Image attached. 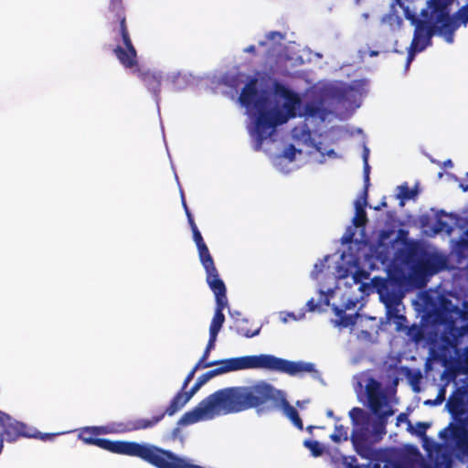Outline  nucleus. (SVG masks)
Listing matches in <instances>:
<instances>
[{"instance_id":"nucleus-29","label":"nucleus","mask_w":468,"mask_h":468,"mask_svg":"<svg viewBox=\"0 0 468 468\" xmlns=\"http://www.w3.org/2000/svg\"><path fill=\"white\" fill-rule=\"evenodd\" d=\"M330 439L335 443H339L342 441H347V428H346L342 424H336L335 426L334 432L330 435Z\"/></svg>"},{"instance_id":"nucleus-44","label":"nucleus","mask_w":468,"mask_h":468,"mask_svg":"<svg viewBox=\"0 0 468 468\" xmlns=\"http://www.w3.org/2000/svg\"><path fill=\"white\" fill-rule=\"evenodd\" d=\"M373 431L376 435H384L386 434V426L383 425V427L378 426V423L374 422L373 423Z\"/></svg>"},{"instance_id":"nucleus-24","label":"nucleus","mask_w":468,"mask_h":468,"mask_svg":"<svg viewBox=\"0 0 468 468\" xmlns=\"http://www.w3.org/2000/svg\"><path fill=\"white\" fill-rule=\"evenodd\" d=\"M367 204V196H365L364 193H362L359 199L355 203L356 215L353 218V224L357 228L364 227L367 222V213L365 210Z\"/></svg>"},{"instance_id":"nucleus-30","label":"nucleus","mask_w":468,"mask_h":468,"mask_svg":"<svg viewBox=\"0 0 468 468\" xmlns=\"http://www.w3.org/2000/svg\"><path fill=\"white\" fill-rule=\"evenodd\" d=\"M453 230L454 227L448 223L447 221L443 220L441 218L436 219L434 224V232H445L447 235H451L453 232Z\"/></svg>"},{"instance_id":"nucleus-14","label":"nucleus","mask_w":468,"mask_h":468,"mask_svg":"<svg viewBox=\"0 0 468 468\" xmlns=\"http://www.w3.org/2000/svg\"><path fill=\"white\" fill-rule=\"evenodd\" d=\"M217 411L213 399L210 395L201 400L197 406L182 415L178 420V424L187 426L204 420L208 415Z\"/></svg>"},{"instance_id":"nucleus-35","label":"nucleus","mask_w":468,"mask_h":468,"mask_svg":"<svg viewBox=\"0 0 468 468\" xmlns=\"http://www.w3.org/2000/svg\"><path fill=\"white\" fill-rule=\"evenodd\" d=\"M369 173H370V166L368 165V161L365 160V163H364V190L362 192V193H364L365 196H368V187L370 186Z\"/></svg>"},{"instance_id":"nucleus-56","label":"nucleus","mask_w":468,"mask_h":468,"mask_svg":"<svg viewBox=\"0 0 468 468\" xmlns=\"http://www.w3.org/2000/svg\"><path fill=\"white\" fill-rule=\"evenodd\" d=\"M412 256H413V251L410 250L408 255L409 261H410Z\"/></svg>"},{"instance_id":"nucleus-32","label":"nucleus","mask_w":468,"mask_h":468,"mask_svg":"<svg viewBox=\"0 0 468 468\" xmlns=\"http://www.w3.org/2000/svg\"><path fill=\"white\" fill-rule=\"evenodd\" d=\"M407 335L411 340L418 343L420 340H422L424 334H423L421 327H420L417 324H412L411 326L408 327Z\"/></svg>"},{"instance_id":"nucleus-49","label":"nucleus","mask_w":468,"mask_h":468,"mask_svg":"<svg viewBox=\"0 0 468 468\" xmlns=\"http://www.w3.org/2000/svg\"><path fill=\"white\" fill-rule=\"evenodd\" d=\"M397 420H398V421L407 420V421H408V425H409L408 430H409V431H412L413 426H412L411 422L408 420V418H407V415H406V414H404V413H400V414L398 416Z\"/></svg>"},{"instance_id":"nucleus-42","label":"nucleus","mask_w":468,"mask_h":468,"mask_svg":"<svg viewBox=\"0 0 468 468\" xmlns=\"http://www.w3.org/2000/svg\"><path fill=\"white\" fill-rule=\"evenodd\" d=\"M344 464L345 468H364L357 463L356 457H351L350 461L347 460V457H344Z\"/></svg>"},{"instance_id":"nucleus-60","label":"nucleus","mask_w":468,"mask_h":468,"mask_svg":"<svg viewBox=\"0 0 468 468\" xmlns=\"http://www.w3.org/2000/svg\"><path fill=\"white\" fill-rule=\"evenodd\" d=\"M313 429V426H309L308 430L311 431Z\"/></svg>"},{"instance_id":"nucleus-53","label":"nucleus","mask_w":468,"mask_h":468,"mask_svg":"<svg viewBox=\"0 0 468 468\" xmlns=\"http://www.w3.org/2000/svg\"><path fill=\"white\" fill-rule=\"evenodd\" d=\"M245 52L252 53L254 54L256 52V48L254 45H250L248 48H245Z\"/></svg>"},{"instance_id":"nucleus-55","label":"nucleus","mask_w":468,"mask_h":468,"mask_svg":"<svg viewBox=\"0 0 468 468\" xmlns=\"http://www.w3.org/2000/svg\"><path fill=\"white\" fill-rule=\"evenodd\" d=\"M182 204H183V207H184V209H185V212L186 213V209H189L186 203V200L184 198V197H182Z\"/></svg>"},{"instance_id":"nucleus-45","label":"nucleus","mask_w":468,"mask_h":468,"mask_svg":"<svg viewBox=\"0 0 468 468\" xmlns=\"http://www.w3.org/2000/svg\"><path fill=\"white\" fill-rule=\"evenodd\" d=\"M33 434H37V437H35L36 439H40L41 441H48L53 439L55 436L54 433H41L39 431H36Z\"/></svg>"},{"instance_id":"nucleus-6","label":"nucleus","mask_w":468,"mask_h":468,"mask_svg":"<svg viewBox=\"0 0 468 468\" xmlns=\"http://www.w3.org/2000/svg\"><path fill=\"white\" fill-rule=\"evenodd\" d=\"M108 9L112 31L121 37L123 44L113 47L112 53L123 68H133L137 63V51L130 36L122 0H110Z\"/></svg>"},{"instance_id":"nucleus-47","label":"nucleus","mask_w":468,"mask_h":468,"mask_svg":"<svg viewBox=\"0 0 468 468\" xmlns=\"http://www.w3.org/2000/svg\"><path fill=\"white\" fill-rule=\"evenodd\" d=\"M186 217H187V220H188L189 226L191 228V230L193 231L194 229H197V227L195 223L194 218L189 209H186Z\"/></svg>"},{"instance_id":"nucleus-54","label":"nucleus","mask_w":468,"mask_h":468,"mask_svg":"<svg viewBox=\"0 0 468 468\" xmlns=\"http://www.w3.org/2000/svg\"><path fill=\"white\" fill-rule=\"evenodd\" d=\"M368 154H369V150L367 148H365L364 153H363L364 161L365 160L368 161Z\"/></svg>"},{"instance_id":"nucleus-16","label":"nucleus","mask_w":468,"mask_h":468,"mask_svg":"<svg viewBox=\"0 0 468 468\" xmlns=\"http://www.w3.org/2000/svg\"><path fill=\"white\" fill-rule=\"evenodd\" d=\"M419 0H396V3L399 4V7L403 10L405 18L410 21L411 26H414L413 37L408 48V51H411L413 50V48H416L419 38L420 37L417 33V30L420 26V22L424 21L423 17L419 18L417 15L418 5H416V3Z\"/></svg>"},{"instance_id":"nucleus-15","label":"nucleus","mask_w":468,"mask_h":468,"mask_svg":"<svg viewBox=\"0 0 468 468\" xmlns=\"http://www.w3.org/2000/svg\"><path fill=\"white\" fill-rule=\"evenodd\" d=\"M241 105L246 108H261L267 105V99L260 96L258 90V79L252 77L243 87L239 97Z\"/></svg>"},{"instance_id":"nucleus-51","label":"nucleus","mask_w":468,"mask_h":468,"mask_svg":"<svg viewBox=\"0 0 468 468\" xmlns=\"http://www.w3.org/2000/svg\"><path fill=\"white\" fill-rule=\"evenodd\" d=\"M275 36H282L280 32H275V31H272V32H270L268 35H267V38L270 39V40H273L274 39V37Z\"/></svg>"},{"instance_id":"nucleus-7","label":"nucleus","mask_w":468,"mask_h":468,"mask_svg":"<svg viewBox=\"0 0 468 468\" xmlns=\"http://www.w3.org/2000/svg\"><path fill=\"white\" fill-rule=\"evenodd\" d=\"M468 335V324L460 327L452 325L448 333L441 335L444 348L452 349L456 357L452 361V369L459 374H468V346L461 352V339Z\"/></svg>"},{"instance_id":"nucleus-21","label":"nucleus","mask_w":468,"mask_h":468,"mask_svg":"<svg viewBox=\"0 0 468 468\" xmlns=\"http://www.w3.org/2000/svg\"><path fill=\"white\" fill-rule=\"evenodd\" d=\"M379 295L381 301L384 303L387 308L388 318H395V315L399 314L398 309V306L400 303L399 294L394 291H391L389 286L385 284L381 289H379Z\"/></svg>"},{"instance_id":"nucleus-37","label":"nucleus","mask_w":468,"mask_h":468,"mask_svg":"<svg viewBox=\"0 0 468 468\" xmlns=\"http://www.w3.org/2000/svg\"><path fill=\"white\" fill-rule=\"evenodd\" d=\"M430 428V424L427 422L419 421L416 424V430L410 431L412 433H415L419 437H425L426 431Z\"/></svg>"},{"instance_id":"nucleus-18","label":"nucleus","mask_w":468,"mask_h":468,"mask_svg":"<svg viewBox=\"0 0 468 468\" xmlns=\"http://www.w3.org/2000/svg\"><path fill=\"white\" fill-rule=\"evenodd\" d=\"M274 92L277 96L284 100L282 107L286 112L285 116L287 119L294 118L297 114V109L301 105L300 96L293 90L280 83H276L274 85Z\"/></svg>"},{"instance_id":"nucleus-31","label":"nucleus","mask_w":468,"mask_h":468,"mask_svg":"<svg viewBox=\"0 0 468 468\" xmlns=\"http://www.w3.org/2000/svg\"><path fill=\"white\" fill-rule=\"evenodd\" d=\"M303 445L309 449L314 457L321 456L324 453V447L318 441L306 440Z\"/></svg>"},{"instance_id":"nucleus-10","label":"nucleus","mask_w":468,"mask_h":468,"mask_svg":"<svg viewBox=\"0 0 468 468\" xmlns=\"http://www.w3.org/2000/svg\"><path fill=\"white\" fill-rule=\"evenodd\" d=\"M20 437H37V434H31L27 431V427L23 422L12 420L11 417L0 411V441L14 442Z\"/></svg>"},{"instance_id":"nucleus-26","label":"nucleus","mask_w":468,"mask_h":468,"mask_svg":"<svg viewBox=\"0 0 468 468\" xmlns=\"http://www.w3.org/2000/svg\"><path fill=\"white\" fill-rule=\"evenodd\" d=\"M249 321L247 319H237L234 323L235 332L241 336L250 338L256 336L261 332V326L256 329H250L249 326Z\"/></svg>"},{"instance_id":"nucleus-48","label":"nucleus","mask_w":468,"mask_h":468,"mask_svg":"<svg viewBox=\"0 0 468 468\" xmlns=\"http://www.w3.org/2000/svg\"><path fill=\"white\" fill-rule=\"evenodd\" d=\"M306 306H307V309L308 311L310 312H314L316 310L317 308V303L316 302L314 301V298L310 299L307 303H306Z\"/></svg>"},{"instance_id":"nucleus-8","label":"nucleus","mask_w":468,"mask_h":468,"mask_svg":"<svg viewBox=\"0 0 468 468\" xmlns=\"http://www.w3.org/2000/svg\"><path fill=\"white\" fill-rule=\"evenodd\" d=\"M207 283L215 294V314L209 326V337L216 339L225 322L224 309L228 306L227 289L224 282L218 278L207 280Z\"/></svg>"},{"instance_id":"nucleus-25","label":"nucleus","mask_w":468,"mask_h":468,"mask_svg":"<svg viewBox=\"0 0 468 468\" xmlns=\"http://www.w3.org/2000/svg\"><path fill=\"white\" fill-rule=\"evenodd\" d=\"M325 114L326 111L324 108L322 101H309L306 102L303 106V115L306 117H318L324 121Z\"/></svg>"},{"instance_id":"nucleus-33","label":"nucleus","mask_w":468,"mask_h":468,"mask_svg":"<svg viewBox=\"0 0 468 468\" xmlns=\"http://www.w3.org/2000/svg\"><path fill=\"white\" fill-rule=\"evenodd\" d=\"M335 314L340 317V320L338 321L339 325L347 327L354 324V318L351 315H346L343 310L336 308Z\"/></svg>"},{"instance_id":"nucleus-23","label":"nucleus","mask_w":468,"mask_h":468,"mask_svg":"<svg viewBox=\"0 0 468 468\" xmlns=\"http://www.w3.org/2000/svg\"><path fill=\"white\" fill-rule=\"evenodd\" d=\"M397 6H399V4L392 0L388 12L381 17V23L387 25L393 32L400 30L403 27V19L398 14Z\"/></svg>"},{"instance_id":"nucleus-57","label":"nucleus","mask_w":468,"mask_h":468,"mask_svg":"<svg viewBox=\"0 0 468 468\" xmlns=\"http://www.w3.org/2000/svg\"><path fill=\"white\" fill-rule=\"evenodd\" d=\"M441 213H442L444 216L451 217V218H454V217L452 216V214H447V213H445V212H443V211H442Z\"/></svg>"},{"instance_id":"nucleus-43","label":"nucleus","mask_w":468,"mask_h":468,"mask_svg":"<svg viewBox=\"0 0 468 468\" xmlns=\"http://www.w3.org/2000/svg\"><path fill=\"white\" fill-rule=\"evenodd\" d=\"M393 320L397 325L398 330H400L402 327H404V324L407 322L406 316L403 314H396L395 318H393Z\"/></svg>"},{"instance_id":"nucleus-58","label":"nucleus","mask_w":468,"mask_h":468,"mask_svg":"<svg viewBox=\"0 0 468 468\" xmlns=\"http://www.w3.org/2000/svg\"><path fill=\"white\" fill-rule=\"evenodd\" d=\"M327 416L332 417V416H333V411H332V410H329V411L327 412Z\"/></svg>"},{"instance_id":"nucleus-9","label":"nucleus","mask_w":468,"mask_h":468,"mask_svg":"<svg viewBox=\"0 0 468 468\" xmlns=\"http://www.w3.org/2000/svg\"><path fill=\"white\" fill-rule=\"evenodd\" d=\"M448 267V258L438 252H425L413 265L415 273L421 276H432Z\"/></svg>"},{"instance_id":"nucleus-2","label":"nucleus","mask_w":468,"mask_h":468,"mask_svg":"<svg viewBox=\"0 0 468 468\" xmlns=\"http://www.w3.org/2000/svg\"><path fill=\"white\" fill-rule=\"evenodd\" d=\"M455 0H428L425 8L420 12L424 21L420 22L418 34L420 36L416 46L408 51L406 69L414 60L417 53L424 51L432 45L435 35L442 37L446 42L452 43L454 33L461 25L468 24V3L459 8L453 15L450 14V7Z\"/></svg>"},{"instance_id":"nucleus-41","label":"nucleus","mask_w":468,"mask_h":468,"mask_svg":"<svg viewBox=\"0 0 468 468\" xmlns=\"http://www.w3.org/2000/svg\"><path fill=\"white\" fill-rule=\"evenodd\" d=\"M296 148L293 144H289L282 153V156L288 159L290 162L295 159Z\"/></svg>"},{"instance_id":"nucleus-17","label":"nucleus","mask_w":468,"mask_h":468,"mask_svg":"<svg viewBox=\"0 0 468 468\" xmlns=\"http://www.w3.org/2000/svg\"><path fill=\"white\" fill-rule=\"evenodd\" d=\"M136 73L137 77L143 81L147 90L153 93L156 100H158L161 92L163 76L161 72L152 71L150 69H141L138 62L133 68H127Z\"/></svg>"},{"instance_id":"nucleus-27","label":"nucleus","mask_w":468,"mask_h":468,"mask_svg":"<svg viewBox=\"0 0 468 468\" xmlns=\"http://www.w3.org/2000/svg\"><path fill=\"white\" fill-rule=\"evenodd\" d=\"M216 341V339L209 337L205 351L196 365H199L201 368H207L214 366H222V360L207 361L211 350L215 347Z\"/></svg>"},{"instance_id":"nucleus-4","label":"nucleus","mask_w":468,"mask_h":468,"mask_svg":"<svg viewBox=\"0 0 468 468\" xmlns=\"http://www.w3.org/2000/svg\"><path fill=\"white\" fill-rule=\"evenodd\" d=\"M221 363L225 373L249 368H265L290 376L315 372L313 363L290 361L265 354L223 359Z\"/></svg>"},{"instance_id":"nucleus-28","label":"nucleus","mask_w":468,"mask_h":468,"mask_svg":"<svg viewBox=\"0 0 468 468\" xmlns=\"http://www.w3.org/2000/svg\"><path fill=\"white\" fill-rule=\"evenodd\" d=\"M419 194L418 186H416L414 188H410L408 184L405 183L399 186L398 198L401 200H410L414 198Z\"/></svg>"},{"instance_id":"nucleus-13","label":"nucleus","mask_w":468,"mask_h":468,"mask_svg":"<svg viewBox=\"0 0 468 468\" xmlns=\"http://www.w3.org/2000/svg\"><path fill=\"white\" fill-rule=\"evenodd\" d=\"M446 408L454 420H461L468 410V384L455 388L449 397Z\"/></svg>"},{"instance_id":"nucleus-38","label":"nucleus","mask_w":468,"mask_h":468,"mask_svg":"<svg viewBox=\"0 0 468 468\" xmlns=\"http://www.w3.org/2000/svg\"><path fill=\"white\" fill-rule=\"evenodd\" d=\"M198 369H201L200 366L195 365V367L188 372V374L186 375V377L183 382L180 391H186V388H187V386L189 385L191 380L194 378L195 374Z\"/></svg>"},{"instance_id":"nucleus-5","label":"nucleus","mask_w":468,"mask_h":468,"mask_svg":"<svg viewBox=\"0 0 468 468\" xmlns=\"http://www.w3.org/2000/svg\"><path fill=\"white\" fill-rule=\"evenodd\" d=\"M225 371L223 367H215L206 373L202 374L198 377L196 383L192 386V388L188 391H178L171 399L169 405L165 410H159L156 414L152 416L149 419L146 418H138L134 420H128L124 426V431L131 432L141 430H148L155 427L165 415L173 416L181 408H183L190 399L199 390V388L205 385L208 380L213 378L216 376L224 374Z\"/></svg>"},{"instance_id":"nucleus-22","label":"nucleus","mask_w":468,"mask_h":468,"mask_svg":"<svg viewBox=\"0 0 468 468\" xmlns=\"http://www.w3.org/2000/svg\"><path fill=\"white\" fill-rule=\"evenodd\" d=\"M440 437L444 441H448L450 438H452L460 446H463L468 441L467 431L464 427L459 423L452 422H451L448 427L440 431Z\"/></svg>"},{"instance_id":"nucleus-12","label":"nucleus","mask_w":468,"mask_h":468,"mask_svg":"<svg viewBox=\"0 0 468 468\" xmlns=\"http://www.w3.org/2000/svg\"><path fill=\"white\" fill-rule=\"evenodd\" d=\"M192 233H193V239L196 243V246H197V249L198 251V257H199L200 262L206 271V281L211 280L214 278H218L219 274L215 266L214 260L209 252V250H208L207 244L204 241V239L200 233V231L197 229H194L192 231Z\"/></svg>"},{"instance_id":"nucleus-40","label":"nucleus","mask_w":468,"mask_h":468,"mask_svg":"<svg viewBox=\"0 0 468 468\" xmlns=\"http://www.w3.org/2000/svg\"><path fill=\"white\" fill-rule=\"evenodd\" d=\"M351 441L355 446L363 444L366 441L365 434L362 431H354L351 435Z\"/></svg>"},{"instance_id":"nucleus-39","label":"nucleus","mask_w":468,"mask_h":468,"mask_svg":"<svg viewBox=\"0 0 468 468\" xmlns=\"http://www.w3.org/2000/svg\"><path fill=\"white\" fill-rule=\"evenodd\" d=\"M445 395H446V388H445V387H441L440 389H439V392L437 394L436 399L433 401L427 400L425 402V404L440 405V404H441L445 400Z\"/></svg>"},{"instance_id":"nucleus-59","label":"nucleus","mask_w":468,"mask_h":468,"mask_svg":"<svg viewBox=\"0 0 468 468\" xmlns=\"http://www.w3.org/2000/svg\"><path fill=\"white\" fill-rule=\"evenodd\" d=\"M382 206L386 207L387 206V203L386 202H382L381 203Z\"/></svg>"},{"instance_id":"nucleus-50","label":"nucleus","mask_w":468,"mask_h":468,"mask_svg":"<svg viewBox=\"0 0 468 468\" xmlns=\"http://www.w3.org/2000/svg\"><path fill=\"white\" fill-rule=\"evenodd\" d=\"M353 236H354V233H350L349 235H346L344 236L342 239H343V242L344 243H350L352 242L353 240Z\"/></svg>"},{"instance_id":"nucleus-19","label":"nucleus","mask_w":468,"mask_h":468,"mask_svg":"<svg viewBox=\"0 0 468 468\" xmlns=\"http://www.w3.org/2000/svg\"><path fill=\"white\" fill-rule=\"evenodd\" d=\"M366 393L371 411L378 413L382 409L386 399L380 383L375 378H370L366 385Z\"/></svg>"},{"instance_id":"nucleus-46","label":"nucleus","mask_w":468,"mask_h":468,"mask_svg":"<svg viewBox=\"0 0 468 468\" xmlns=\"http://www.w3.org/2000/svg\"><path fill=\"white\" fill-rule=\"evenodd\" d=\"M367 278H368V273L365 271H357L354 276L356 282H360L361 279H367Z\"/></svg>"},{"instance_id":"nucleus-1","label":"nucleus","mask_w":468,"mask_h":468,"mask_svg":"<svg viewBox=\"0 0 468 468\" xmlns=\"http://www.w3.org/2000/svg\"><path fill=\"white\" fill-rule=\"evenodd\" d=\"M105 431L103 427H85L80 430L79 438L86 444L95 445L112 453L137 457L155 468H205L154 444L98 437Z\"/></svg>"},{"instance_id":"nucleus-34","label":"nucleus","mask_w":468,"mask_h":468,"mask_svg":"<svg viewBox=\"0 0 468 468\" xmlns=\"http://www.w3.org/2000/svg\"><path fill=\"white\" fill-rule=\"evenodd\" d=\"M393 413L394 411L391 409L385 411H381V410H379L378 413H374L375 415L378 416V420L375 422L378 423V426L380 427H383V425L386 426L388 422V418L391 416Z\"/></svg>"},{"instance_id":"nucleus-36","label":"nucleus","mask_w":468,"mask_h":468,"mask_svg":"<svg viewBox=\"0 0 468 468\" xmlns=\"http://www.w3.org/2000/svg\"><path fill=\"white\" fill-rule=\"evenodd\" d=\"M349 417L352 420L354 424H357L358 420L360 419H364L365 418V411L362 409L357 408V407L353 408L349 411Z\"/></svg>"},{"instance_id":"nucleus-11","label":"nucleus","mask_w":468,"mask_h":468,"mask_svg":"<svg viewBox=\"0 0 468 468\" xmlns=\"http://www.w3.org/2000/svg\"><path fill=\"white\" fill-rule=\"evenodd\" d=\"M255 110L258 112V116L255 121V129L261 138L266 134L269 129L287 122V117L279 109L267 110L265 105L261 108H256Z\"/></svg>"},{"instance_id":"nucleus-61","label":"nucleus","mask_w":468,"mask_h":468,"mask_svg":"<svg viewBox=\"0 0 468 468\" xmlns=\"http://www.w3.org/2000/svg\"><path fill=\"white\" fill-rule=\"evenodd\" d=\"M465 234L468 236V229L466 230Z\"/></svg>"},{"instance_id":"nucleus-20","label":"nucleus","mask_w":468,"mask_h":468,"mask_svg":"<svg viewBox=\"0 0 468 468\" xmlns=\"http://www.w3.org/2000/svg\"><path fill=\"white\" fill-rule=\"evenodd\" d=\"M280 407H282L284 415L291 420L293 425L302 431L303 424L297 410L288 402L283 393L278 389L277 399L270 401L266 410L278 409Z\"/></svg>"},{"instance_id":"nucleus-52","label":"nucleus","mask_w":468,"mask_h":468,"mask_svg":"<svg viewBox=\"0 0 468 468\" xmlns=\"http://www.w3.org/2000/svg\"><path fill=\"white\" fill-rule=\"evenodd\" d=\"M459 244L462 248L468 249V239H460Z\"/></svg>"},{"instance_id":"nucleus-3","label":"nucleus","mask_w":468,"mask_h":468,"mask_svg":"<svg viewBox=\"0 0 468 468\" xmlns=\"http://www.w3.org/2000/svg\"><path fill=\"white\" fill-rule=\"evenodd\" d=\"M278 389L266 381L260 380L250 385L229 387L210 394L217 412L233 414L256 409L261 412L268 403L277 399Z\"/></svg>"}]
</instances>
